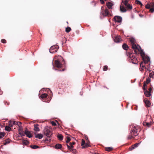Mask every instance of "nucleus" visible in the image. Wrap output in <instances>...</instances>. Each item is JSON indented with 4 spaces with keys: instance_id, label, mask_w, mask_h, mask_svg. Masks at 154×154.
<instances>
[{
    "instance_id": "obj_1",
    "label": "nucleus",
    "mask_w": 154,
    "mask_h": 154,
    "mask_svg": "<svg viewBox=\"0 0 154 154\" xmlns=\"http://www.w3.org/2000/svg\"><path fill=\"white\" fill-rule=\"evenodd\" d=\"M55 66L58 68L64 67L65 66V62L60 56L55 57Z\"/></svg>"
},
{
    "instance_id": "obj_2",
    "label": "nucleus",
    "mask_w": 154,
    "mask_h": 154,
    "mask_svg": "<svg viewBox=\"0 0 154 154\" xmlns=\"http://www.w3.org/2000/svg\"><path fill=\"white\" fill-rule=\"evenodd\" d=\"M130 128H131V131L130 132V134H129L128 137V139H131L134 138L138 134L137 133V129L133 125H131Z\"/></svg>"
},
{
    "instance_id": "obj_3",
    "label": "nucleus",
    "mask_w": 154,
    "mask_h": 154,
    "mask_svg": "<svg viewBox=\"0 0 154 154\" xmlns=\"http://www.w3.org/2000/svg\"><path fill=\"white\" fill-rule=\"evenodd\" d=\"M130 41L131 43L132 48L134 50V52L137 54H138V51H140V50L141 49V48L139 45H136L134 44L135 40L134 38L131 39Z\"/></svg>"
},
{
    "instance_id": "obj_4",
    "label": "nucleus",
    "mask_w": 154,
    "mask_h": 154,
    "mask_svg": "<svg viewBox=\"0 0 154 154\" xmlns=\"http://www.w3.org/2000/svg\"><path fill=\"white\" fill-rule=\"evenodd\" d=\"M44 133L48 137H50L52 135V129L50 127L46 126L43 130Z\"/></svg>"
},
{
    "instance_id": "obj_5",
    "label": "nucleus",
    "mask_w": 154,
    "mask_h": 154,
    "mask_svg": "<svg viewBox=\"0 0 154 154\" xmlns=\"http://www.w3.org/2000/svg\"><path fill=\"white\" fill-rule=\"evenodd\" d=\"M127 55L130 59L131 62L134 64H137L138 61L135 57V55L133 53L130 52H128L127 53Z\"/></svg>"
},
{
    "instance_id": "obj_6",
    "label": "nucleus",
    "mask_w": 154,
    "mask_h": 154,
    "mask_svg": "<svg viewBox=\"0 0 154 154\" xmlns=\"http://www.w3.org/2000/svg\"><path fill=\"white\" fill-rule=\"evenodd\" d=\"M138 54H139V53L140 54L144 63H147L149 62L150 61L149 57L147 56H145V53L143 51L142 49L140 50V51H138Z\"/></svg>"
},
{
    "instance_id": "obj_7",
    "label": "nucleus",
    "mask_w": 154,
    "mask_h": 154,
    "mask_svg": "<svg viewBox=\"0 0 154 154\" xmlns=\"http://www.w3.org/2000/svg\"><path fill=\"white\" fill-rule=\"evenodd\" d=\"M111 14L110 13L109 10L107 9H106L104 11H102L100 14V17L101 19H103L104 17L106 16H111Z\"/></svg>"
},
{
    "instance_id": "obj_8",
    "label": "nucleus",
    "mask_w": 154,
    "mask_h": 154,
    "mask_svg": "<svg viewBox=\"0 0 154 154\" xmlns=\"http://www.w3.org/2000/svg\"><path fill=\"white\" fill-rule=\"evenodd\" d=\"M58 48V46L57 45H54L51 46L49 50L50 53L53 54L57 52Z\"/></svg>"
},
{
    "instance_id": "obj_9",
    "label": "nucleus",
    "mask_w": 154,
    "mask_h": 154,
    "mask_svg": "<svg viewBox=\"0 0 154 154\" xmlns=\"http://www.w3.org/2000/svg\"><path fill=\"white\" fill-rule=\"evenodd\" d=\"M114 20L116 22L118 23H121L122 22V18L120 16H116L114 18Z\"/></svg>"
},
{
    "instance_id": "obj_10",
    "label": "nucleus",
    "mask_w": 154,
    "mask_h": 154,
    "mask_svg": "<svg viewBox=\"0 0 154 154\" xmlns=\"http://www.w3.org/2000/svg\"><path fill=\"white\" fill-rule=\"evenodd\" d=\"M114 5V3L112 2H107L106 3V5L107 8L111 9L112 8V7Z\"/></svg>"
},
{
    "instance_id": "obj_11",
    "label": "nucleus",
    "mask_w": 154,
    "mask_h": 154,
    "mask_svg": "<svg viewBox=\"0 0 154 154\" xmlns=\"http://www.w3.org/2000/svg\"><path fill=\"white\" fill-rule=\"evenodd\" d=\"M143 89L144 90V93L145 95L147 97H149L151 95V94L150 92L148 91L147 89H146L145 87H143Z\"/></svg>"
},
{
    "instance_id": "obj_12",
    "label": "nucleus",
    "mask_w": 154,
    "mask_h": 154,
    "mask_svg": "<svg viewBox=\"0 0 154 154\" xmlns=\"http://www.w3.org/2000/svg\"><path fill=\"white\" fill-rule=\"evenodd\" d=\"M25 134L26 136L29 138H31L32 137V135L31 134L30 132L27 129H26L25 131Z\"/></svg>"
},
{
    "instance_id": "obj_13",
    "label": "nucleus",
    "mask_w": 154,
    "mask_h": 154,
    "mask_svg": "<svg viewBox=\"0 0 154 154\" xmlns=\"http://www.w3.org/2000/svg\"><path fill=\"white\" fill-rule=\"evenodd\" d=\"M121 38L119 36H117L114 39V41L116 42H119L121 41Z\"/></svg>"
},
{
    "instance_id": "obj_14",
    "label": "nucleus",
    "mask_w": 154,
    "mask_h": 154,
    "mask_svg": "<svg viewBox=\"0 0 154 154\" xmlns=\"http://www.w3.org/2000/svg\"><path fill=\"white\" fill-rule=\"evenodd\" d=\"M35 137L39 139H42L43 137V135L41 134L35 133Z\"/></svg>"
},
{
    "instance_id": "obj_15",
    "label": "nucleus",
    "mask_w": 154,
    "mask_h": 154,
    "mask_svg": "<svg viewBox=\"0 0 154 154\" xmlns=\"http://www.w3.org/2000/svg\"><path fill=\"white\" fill-rule=\"evenodd\" d=\"M39 125L38 124H35L34 125V130L36 131H40V129L38 127Z\"/></svg>"
},
{
    "instance_id": "obj_16",
    "label": "nucleus",
    "mask_w": 154,
    "mask_h": 154,
    "mask_svg": "<svg viewBox=\"0 0 154 154\" xmlns=\"http://www.w3.org/2000/svg\"><path fill=\"white\" fill-rule=\"evenodd\" d=\"M75 142H72V143H70V144H69L70 145H69L68 144H67V146L68 149H70L71 148H72L73 147V145L75 144Z\"/></svg>"
},
{
    "instance_id": "obj_17",
    "label": "nucleus",
    "mask_w": 154,
    "mask_h": 154,
    "mask_svg": "<svg viewBox=\"0 0 154 154\" xmlns=\"http://www.w3.org/2000/svg\"><path fill=\"white\" fill-rule=\"evenodd\" d=\"M150 82V79L149 78H148L146 79V82H144L143 86V87H145L147 84Z\"/></svg>"
},
{
    "instance_id": "obj_18",
    "label": "nucleus",
    "mask_w": 154,
    "mask_h": 154,
    "mask_svg": "<svg viewBox=\"0 0 154 154\" xmlns=\"http://www.w3.org/2000/svg\"><path fill=\"white\" fill-rule=\"evenodd\" d=\"M18 131L19 132V134L20 135H21L22 136H24L25 134L23 133V131L21 127L19 128L18 129Z\"/></svg>"
},
{
    "instance_id": "obj_19",
    "label": "nucleus",
    "mask_w": 154,
    "mask_h": 154,
    "mask_svg": "<svg viewBox=\"0 0 154 154\" xmlns=\"http://www.w3.org/2000/svg\"><path fill=\"white\" fill-rule=\"evenodd\" d=\"M144 102L146 105V106L148 107H149L150 106V103L149 101L148 100H144Z\"/></svg>"
},
{
    "instance_id": "obj_20",
    "label": "nucleus",
    "mask_w": 154,
    "mask_h": 154,
    "mask_svg": "<svg viewBox=\"0 0 154 154\" xmlns=\"http://www.w3.org/2000/svg\"><path fill=\"white\" fill-rule=\"evenodd\" d=\"M151 122H143V124L144 126H146L148 127H149L151 125Z\"/></svg>"
},
{
    "instance_id": "obj_21",
    "label": "nucleus",
    "mask_w": 154,
    "mask_h": 154,
    "mask_svg": "<svg viewBox=\"0 0 154 154\" xmlns=\"http://www.w3.org/2000/svg\"><path fill=\"white\" fill-rule=\"evenodd\" d=\"M62 145L59 143L57 144L55 146V148L56 149H60L62 147Z\"/></svg>"
},
{
    "instance_id": "obj_22",
    "label": "nucleus",
    "mask_w": 154,
    "mask_h": 154,
    "mask_svg": "<svg viewBox=\"0 0 154 154\" xmlns=\"http://www.w3.org/2000/svg\"><path fill=\"white\" fill-rule=\"evenodd\" d=\"M13 124L15 125H18L19 126V128H21V127H20V126L21 124V122H20L13 121Z\"/></svg>"
},
{
    "instance_id": "obj_23",
    "label": "nucleus",
    "mask_w": 154,
    "mask_h": 154,
    "mask_svg": "<svg viewBox=\"0 0 154 154\" xmlns=\"http://www.w3.org/2000/svg\"><path fill=\"white\" fill-rule=\"evenodd\" d=\"M120 11L122 12H125L126 11V9L123 6H121L120 7Z\"/></svg>"
},
{
    "instance_id": "obj_24",
    "label": "nucleus",
    "mask_w": 154,
    "mask_h": 154,
    "mask_svg": "<svg viewBox=\"0 0 154 154\" xmlns=\"http://www.w3.org/2000/svg\"><path fill=\"white\" fill-rule=\"evenodd\" d=\"M122 48L124 50H127L128 48V46L126 44L124 43L122 45Z\"/></svg>"
},
{
    "instance_id": "obj_25",
    "label": "nucleus",
    "mask_w": 154,
    "mask_h": 154,
    "mask_svg": "<svg viewBox=\"0 0 154 154\" xmlns=\"http://www.w3.org/2000/svg\"><path fill=\"white\" fill-rule=\"evenodd\" d=\"M48 94H43L41 95L40 97L41 98L43 99L47 97Z\"/></svg>"
},
{
    "instance_id": "obj_26",
    "label": "nucleus",
    "mask_w": 154,
    "mask_h": 154,
    "mask_svg": "<svg viewBox=\"0 0 154 154\" xmlns=\"http://www.w3.org/2000/svg\"><path fill=\"white\" fill-rule=\"evenodd\" d=\"M57 137L60 140H62L63 139V136L61 134H58Z\"/></svg>"
},
{
    "instance_id": "obj_27",
    "label": "nucleus",
    "mask_w": 154,
    "mask_h": 154,
    "mask_svg": "<svg viewBox=\"0 0 154 154\" xmlns=\"http://www.w3.org/2000/svg\"><path fill=\"white\" fill-rule=\"evenodd\" d=\"M140 66L141 67V70H140L141 71V70H143L145 66V65L143 64V63L142 62L140 64Z\"/></svg>"
},
{
    "instance_id": "obj_28",
    "label": "nucleus",
    "mask_w": 154,
    "mask_h": 154,
    "mask_svg": "<svg viewBox=\"0 0 154 154\" xmlns=\"http://www.w3.org/2000/svg\"><path fill=\"white\" fill-rule=\"evenodd\" d=\"M10 140L9 139H7L5 140V142L4 143V145H5L9 143H10Z\"/></svg>"
},
{
    "instance_id": "obj_29",
    "label": "nucleus",
    "mask_w": 154,
    "mask_h": 154,
    "mask_svg": "<svg viewBox=\"0 0 154 154\" xmlns=\"http://www.w3.org/2000/svg\"><path fill=\"white\" fill-rule=\"evenodd\" d=\"M69 150L74 154H76L77 153V151H76L75 149H73L72 148Z\"/></svg>"
},
{
    "instance_id": "obj_30",
    "label": "nucleus",
    "mask_w": 154,
    "mask_h": 154,
    "mask_svg": "<svg viewBox=\"0 0 154 154\" xmlns=\"http://www.w3.org/2000/svg\"><path fill=\"white\" fill-rule=\"evenodd\" d=\"M136 3L138 5H140L141 6H143V5L141 2L138 0H136L135 1Z\"/></svg>"
},
{
    "instance_id": "obj_31",
    "label": "nucleus",
    "mask_w": 154,
    "mask_h": 154,
    "mask_svg": "<svg viewBox=\"0 0 154 154\" xmlns=\"http://www.w3.org/2000/svg\"><path fill=\"white\" fill-rule=\"evenodd\" d=\"M5 129L6 131H10L11 130V128L10 127L6 126L5 127Z\"/></svg>"
},
{
    "instance_id": "obj_32",
    "label": "nucleus",
    "mask_w": 154,
    "mask_h": 154,
    "mask_svg": "<svg viewBox=\"0 0 154 154\" xmlns=\"http://www.w3.org/2000/svg\"><path fill=\"white\" fill-rule=\"evenodd\" d=\"M113 149L112 147H107L105 148V150L107 151H110Z\"/></svg>"
},
{
    "instance_id": "obj_33",
    "label": "nucleus",
    "mask_w": 154,
    "mask_h": 154,
    "mask_svg": "<svg viewBox=\"0 0 154 154\" xmlns=\"http://www.w3.org/2000/svg\"><path fill=\"white\" fill-rule=\"evenodd\" d=\"M125 6L127 8L129 9H132V5H131L129 4H128Z\"/></svg>"
},
{
    "instance_id": "obj_34",
    "label": "nucleus",
    "mask_w": 154,
    "mask_h": 154,
    "mask_svg": "<svg viewBox=\"0 0 154 154\" xmlns=\"http://www.w3.org/2000/svg\"><path fill=\"white\" fill-rule=\"evenodd\" d=\"M150 63H149V65L147 66L146 67V69L147 71H148L149 72H150L151 71V69H150Z\"/></svg>"
},
{
    "instance_id": "obj_35",
    "label": "nucleus",
    "mask_w": 154,
    "mask_h": 154,
    "mask_svg": "<svg viewBox=\"0 0 154 154\" xmlns=\"http://www.w3.org/2000/svg\"><path fill=\"white\" fill-rule=\"evenodd\" d=\"M5 135V134L3 132H0V139L3 137Z\"/></svg>"
},
{
    "instance_id": "obj_36",
    "label": "nucleus",
    "mask_w": 154,
    "mask_h": 154,
    "mask_svg": "<svg viewBox=\"0 0 154 154\" xmlns=\"http://www.w3.org/2000/svg\"><path fill=\"white\" fill-rule=\"evenodd\" d=\"M149 76L150 78H154V72H151L150 73Z\"/></svg>"
},
{
    "instance_id": "obj_37",
    "label": "nucleus",
    "mask_w": 154,
    "mask_h": 154,
    "mask_svg": "<svg viewBox=\"0 0 154 154\" xmlns=\"http://www.w3.org/2000/svg\"><path fill=\"white\" fill-rule=\"evenodd\" d=\"M31 147L33 149H36L39 147V146L36 145H31Z\"/></svg>"
},
{
    "instance_id": "obj_38",
    "label": "nucleus",
    "mask_w": 154,
    "mask_h": 154,
    "mask_svg": "<svg viewBox=\"0 0 154 154\" xmlns=\"http://www.w3.org/2000/svg\"><path fill=\"white\" fill-rule=\"evenodd\" d=\"M23 144L26 145L29 143V142L26 140H23Z\"/></svg>"
},
{
    "instance_id": "obj_39",
    "label": "nucleus",
    "mask_w": 154,
    "mask_h": 154,
    "mask_svg": "<svg viewBox=\"0 0 154 154\" xmlns=\"http://www.w3.org/2000/svg\"><path fill=\"white\" fill-rule=\"evenodd\" d=\"M128 0H125V1H122V2L124 3V4L125 5V6H126V5L128 4Z\"/></svg>"
},
{
    "instance_id": "obj_40",
    "label": "nucleus",
    "mask_w": 154,
    "mask_h": 154,
    "mask_svg": "<svg viewBox=\"0 0 154 154\" xmlns=\"http://www.w3.org/2000/svg\"><path fill=\"white\" fill-rule=\"evenodd\" d=\"M71 30V29L69 27H67L66 29V32H68Z\"/></svg>"
},
{
    "instance_id": "obj_41",
    "label": "nucleus",
    "mask_w": 154,
    "mask_h": 154,
    "mask_svg": "<svg viewBox=\"0 0 154 154\" xmlns=\"http://www.w3.org/2000/svg\"><path fill=\"white\" fill-rule=\"evenodd\" d=\"M66 138L67 139V140L66 141V142L67 143H69V142L70 141L71 139L68 136H67L66 137Z\"/></svg>"
},
{
    "instance_id": "obj_42",
    "label": "nucleus",
    "mask_w": 154,
    "mask_h": 154,
    "mask_svg": "<svg viewBox=\"0 0 154 154\" xmlns=\"http://www.w3.org/2000/svg\"><path fill=\"white\" fill-rule=\"evenodd\" d=\"M14 125V124H13V121H11L10 122L9 124V127H12Z\"/></svg>"
},
{
    "instance_id": "obj_43",
    "label": "nucleus",
    "mask_w": 154,
    "mask_h": 154,
    "mask_svg": "<svg viewBox=\"0 0 154 154\" xmlns=\"http://www.w3.org/2000/svg\"><path fill=\"white\" fill-rule=\"evenodd\" d=\"M151 5H150V4H147V5H146V8H147V9H149L150 8V7H151Z\"/></svg>"
},
{
    "instance_id": "obj_44",
    "label": "nucleus",
    "mask_w": 154,
    "mask_h": 154,
    "mask_svg": "<svg viewBox=\"0 0 154 154\" xmlns=\"http://www.w3.org/2000/svg\"><path fill=\"white\" fill-rule=\"evenodd\" d=\"M140 143H136L133 146L135 147V148H136L140 144Z\"/></svg>"
},
{
    "instance_id": "obj_45",
    "label": "nucleus",
    "mask_w": 154,
    "mask_h": 154,
    "mask_svg": "<svg viewBox=\"0 0 154 154\" xmlns=\"http://www.w3.org/2000/svg\"><path fill=\"white\" fill-rule=\"evenodd\" d=\"M51 123L53 126H55L56 125V123L54 121H52Z\"/></svg>"
},
{
    "instance_id": "obj_46",
    "label": "nucleus",
    "mask_w": 154,
    "mask_h": 154,
    "mask_svg": "<svg viewBox=\"0 0 154 154\" xmlns=\"http://www.w3.org/2000/svg\"><path fill=\"white\" fill-rule=\"evenodd\" d=\"M107 66H104L103 68V70L104 71H106L107 69Z\"/></svg>"
},
{
    "instance_id": "obj_47",
    "label": "nucleus",
    "mask_w": 154,
    "mask_h": 154,
    "mask_svg": "<svg viewBox=\"0 0 154 154\" xmlns=\"http://www.w3.org/2000/svg\"><path fill=\"white\" fill-rule=\"evenodd\" d=\"M85 143V140H84L82 139V143H81L82 146H83V145H84Z\"/></svg>"
},
{
    "instance_id": "obj_48",
    "label": "nucleus",
    "mask_w": 154,
    "mask_h": 154,
    "mask_svg": "<svg viewBox=\"0 0 154 154\" xmlns=\"http://www.w3.org/2000/svg\"><path fill=\"white\" fill-rule=\"evenodd\" d=\"M89 146H90V145L89 144H88L87 143H85V146H83L82 147V148H83L85 147H88Z\"/></svg>"
},
{
    "instance_id": "obj_49",
    "label": "nucleus",
    "mask_w": 154,
    "mask_h": 154,
    "mask_svg": "<svg viewBox=\"0 0 154 154\" xmlns=\"http://www.w3.org/2000/svg\"><path fill=\"white\" fill-rule=\"evenodd\" d=\"M150 11L152 13L154 12V8L152 7V8H150Z\"/></svg>"
},
{
    "instance_id": "obj_50",
    "label": "nucleus",
    "mask_w": 154,
    "mask_h": 154,
    "mask_svg": "<svg viewBox=\"0 0 154 154\" xmlns=\"http://www.w3.org/2000/svg\"><path fill=\"white\" fill-rule=\"evenodd\" d=\"M6 40L5 39H2L1 40V42L3 43H6Z\"/></svg>"
},
{
    "instance_id": "obj_51",
    "label": "nucleus",
    "mask_w": 154,
    "mask_h": 154,
    "mask_svg": "<svg viewBox=\"0 0 154 154\" xmlns=\"http://www.w3.org/2000/svg\"><path fill=\"white\" fill-rule=\"evenodd\" d=\"M150 5L151 7H152L154 8V2H151L150 3Z\"/></svg>"
},
{
    "instance_id": "obj_52",
    "label": "nucleus",
    "mask_w": 154,
    "mask_h": 154,
    "mask_svg": "<svg viewBox=\"0 0 154 154\" xmlns=\"http://www.w3.org/2000/svg\"><path fill=\"white\" fill-rule=\"evenodd\" d=\"M100 2L101 3V4H104L105 2L103 0H100Z\"/></svg>"
},
{
    "instance_id": "obj_53",
    "label": "nucleus",
    "mask_w": 154,
    "mask_h": 154,
    "mask_svg": "<svg viewBox=\"0 0 154 154\" xmlns=\"http://www.w3.org/2000/svg\"><path fill=\"white\" fill-rule=\"evenodd\" d=\"M135 147L133 145H132V146H131V148H130V149H131V150H132L134 149H135Z\"/></svg>"
},
{
    "instance_id": "obj_54",
    "label": "nucleus",
    "mask_w": 154,
    "mask_h": 154,
    "mask_svg": "<svg viewBox=\"0 0 154 154\" xmlns=\"http://www.w3.org/2000/svg\"><path fill=\"white\" fill-rule=\"evenodd\" d=\"M152 88H151V87L149 89V91L150 92H151V91H152Z\"/></svg>"
},
{
    "instance_id": "obj_55",
    "label": "nucleus",
    "mask_w": 154,
    "mask_h": 154,
    "mask_svg": "<svg viewBox=\"0 0 154 154\" xmlns=\"http://www.w3.org/2000/svg\"><path fill=\"white\" fill-rule=\"evenodd\" d=\"M139 16L141 17H143V16L141 14H139Z\"/></svg>"
},
{
    "instance_id": "obj_56",
    "label": "nucleus",
    "mask_w": 154,
    "mask_h": 154,
    "mask_svg": "<svg viewBox=\"0 0 154 154\" xmlns=\"http://www.w3.org/2000/svg\"><path fill=\"white\" fill-rule=\"evenodd\" d=\"M64 69H62V71H64Z\"/></svg>"
},
{
    "instance_id": "obj_57",
    "label": "nucleus",
    "mask_w": 154,
    "mask_h": 154,
    "mask_svg": "<svg viewBox=\"0 0 154 154\" xmlns=\"http://www.w3.org/2000/svg\"><path fill=\"white\" fill-rule=\"evenodd\" d=\"M52 64L53 65V61H52Z\"/></svg>"
},
{
    "instance_id": "obj_58",
    "label": "nucleus",
    "mask_w": 154,
    "mask_h": 154,
    "mask_svg": "<svg viewBox=\"0 0 154 154\" xmlns=\"http://www.w3.org/2000/svg\"><path fill=\"white\" fill-rule=\"evenodd\" d=\"M53 69H54V66H53Z\"/></svg>"
},
{
    "instance_id": "obj_59",
    "label": "nucleus",
    "mask_w": 154,
    "mask_h": 154,
    "mask_svg": "<svg viewBox=\"0 0 154 154\" xmlns=\"http://www.w3.org/2000/svg\"><path fill=\"white\" fill-rule=\"evenodd\" d=\"M104 0L105 1H106V0Z\"/></svg>"
}]
</instances>
